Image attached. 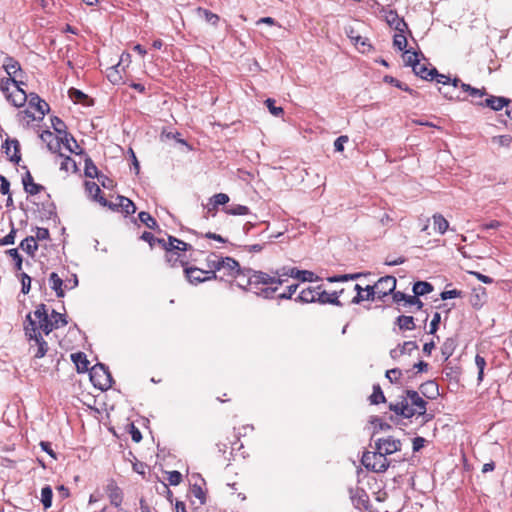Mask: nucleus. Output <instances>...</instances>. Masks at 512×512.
<instances>
[{
    "instance_id": "f257e3e1",
    "label": "nucleus",
    "mask_w": 512,
    "mask_h": 512,
    "mask_svg": "<svg viewBox=\"0 0 512 512\" xmlns=\"http://www.w3.org/2000/svg\"><path fill=\"white\" fill-rule=\"evenodd\" d=\"M291 277L302 282H312L315 280V274L308 270H299L295 267H283L273 275L264 272H256L247 281L248 284H263L268 287L262 288L260 291H255L258 296L264 298H272L273 294L277 291L278 286L287 281Z\"/></svg>"
},
{
    "instance_id": "f03ea898",
    "label": "nucleus",
    "mask_w": 512,
    "mask_h": 512,
    "mask_svg": "<svg viewBox=\"0 0 512 512\" xmlns=\"http://www.w3.org/2000/svg\"><path fill=\"white\" fill-rule=\"evenodd\" d=\"M427 402L415 390H406L401 400L390 403L389 409L396 415L404 418L424 416L426 414Z\"/></svg>"
},
{
    "instance_id": "7ed1b4c3",
    "label": "nucleus",
    "mask_w": 512,
    "mask_h": 512,
    "mask_svg": "<svg viewBox=\"0 0 512 512\" xmlns=\"http://www.w3.org/2000/svg\"><path fill=\"white\" fill-rule=\"evenodd\" d=\"M26 319L28 321V325L25 326V329L34 328L35 333H40V331H42L46 335L53 331V325L45 304L38 305L33 313H29L26 316Z\"/></svg>"
},
{
    "instance_id": "20e7f679",
    "label": "nucleus",
    "mask_w": 512,
    "mask_h": 512,
    "mask_svg": "<svg viewBox=\"0 0 512 512\" xmlns=\"http://www.w3.org/2000/svg\"><path fill=\"white\" fill-rule=\"evenodd\" d=\"M396 283L397 281L394 276L387 275L381 277L374 285H367L365 287V291H367V295H365L366 300L382 299L391 294L396 288Z\"/></svg>"
},
{
    "instance_id": "39448f33",
    "label": "nucleus",
    "mask_w": 512,
    "mask_h": 512,
    "mask_svg": "<svg viewBox=\"0 0 512 512\" xmlns=\"http://www.w3.org/2000/svg\"><path fill=\"white\" fill-rule=\"evenodd\" d=\"M140 239L149 243L150 247L153 248L156 244L161 246L166 252H171L175 249L181 251H189L192 250V246L174 236H168V239L164 238H156L150 232H143L140 236Z\"/></svg>"
},
{
    "instance_id": "423d86ee",
    "label": "nucleus",
    "mask_w": 512,
    "mask_h": 512,
    "mask_svg": "<svg viewBox=\"0 0 512 512\" xmlns=\"http://www.w3.org/2000/svg\"><path fill=\"white\" fill-rule=\"evenodd\" d=\"M362 464L368 469L376 473H383L389 467V461L380 452H365L362 456Z\"/></svg>"
},
{
    "instance_id": "0eeeda50",
    "label": "nucleus",
    "mask_w": 512,
    "mask_h": 512,
    "mask_svg": "<svg viewBox=\"0 0 512 512\" xmlns=\"http://www.w3.org/2000/svg\"><path fill=\"white\" fill-rule=\"evenodd\" d=\"M90 379L93 385L101 390H107L113 383V379L108 368L101 363H98L91 368Z\"/></svg>"
},
{
    "instance_id": "6e6552de",
    "label": "nucleus",
    "mask_w": 512,
    "mask_h": 512,
    "mask_svg": "<svg viewBox=\"0 0 512 512\" xmlns=\"http://www.w3.org/2000/svg\"><path fill=\"white\" fill-rule=\"evenodd\" d=\"M26 335L30 340L34 341V345H31L30 350L33 352L35 358H42L45 356L48 350V344L43 339L41 333H35L34 328H26Z\"/></svg>"
},
{
    "instance_id": "1a4fd4ad",
    "label": "nucleus",
    "mask_w": 512,
    "mask_h": 512,
    "mask_svg": "<svg viewBox=\"0 0 512 512\" xmlns=\"http://www.w3.org/2000/svg\"><path fill=\"white\" fill-rule=\"evenodd\" d=\"M452 90L443 91L439 89V92L449 100H462L461 92L469 93L471 86L469 84L461 82L460 79L454 78L451 83Z\"/></svg>"
},
{
    "instance_id": "9d476101",
    "label": "nucleus",
    "mask_w": 512,
    "mask_h": 512,
    "mask_svg": "<svg viewBox=\"0 0 512 512\" xmlns=\"http://www.w3.org/2000/svg\"><path fill=\"white\" fill-rule=\"evenodd\" d=\"M219 272H223L224 276L233 278L244 275V271L241 269L239 263L232 257H223V259L220 260Z\"/></svg>"
},
{
    "instance_id": "9b49d317",
    "label": "nucleus",
    "mask_w": 512,
    "mask_h": 512,
    "mask_svg": "<svg viewBox=\"0 0 512 512\" xmlns=\"http://www.w3.org/2000/svg\"><path fill=\"white\" fill-rule=\"evenodd\" d=\"M401 448L400 440L394 439L392 437H388L385 439H378L376 442V450L383 454L385 457L387 455L393 454L399 451Z\"/></svg>"
},
{
    "instance_id": "f8f14e48",
    "label": "nucleus",
    "mask_w": 512,
    "mask_h": 512,
    "mask_svg": "<svg viewBox=\"0 0 512 512\" xmlns=\"http://www.w3.org/2000/svg\"><path fill=\"white\" fill-rule=\"evenodd\" d=\"M184 272L186 275L187 280L191 284H200L206 281H211V278H208V275H206V271L203 269H200L198 267H185Z\"/></svg>"
},
{
    "instance_id": "ddd939ff",
    "label": "nucleus",
    "mask_w": 512,
    "mask_h": 512,
    "mask_svg": "<svg viewBox=\"0 0 512 512\" xmlns=\"http://www.w3.org/2000/svg\"><path fill=\"white\" fill-rule=\"evenodd\" d=\"M86 192L91 196L94 201H97L100 205L106 207L113 208L115 205L109 203L102 195L100 187L93 181L85 182Z\"/></svg>"
},
{
    "instance_id": "4468645a",
    "label": "nucleus",
    "mask_w": 512,
    "mask_h": 512,
    "mask_svg": "<svg viewBox=\"0 0 512 512\" xmlns=\"http://www.w3.org/2000/svg\"><path fill=\"white\" fill-rule=\"evenodd\" d=\"M22 84L16 85L5 97L15 107H21L28 99L26 92L21 88Z\"/></svg>"
},
{
    "instance_id": "2eb2a0df",
    "label": "nucleus",
    "mask_w": 512,
    "mask_h": 512,
    "mask_svg": "<svg viewBox=\"0 0 512 512\" xmlns=\"http://www.w3.org/2000/svg\"><path fill=\"white\" fill-rule=\"evenodd\" d=\"M223 257L217 255L216 253H210L206 258V266L207 270L206 275H208V278H211L212 280H216L218 278L216 272L220 271V260H222Z\"/></svg>"
},
{
    "instance_id": "dca6fc26",
    "label": "nucleus",
    "mask_w": 512,
    "mask_h": 512,
    "mask_svg": "<svg viewBox=\"0 0 512 512\" xmlns=\"http://www.w3.org/2000/svg\"><path fill=\"white\" fill-rule=\"evenodd\" d=\"M40 138L43 142L46 143L47 148L52 153L59 152L61 148V142L59 140V135L55 136L51 131L45 130L40 134Z\"/></svg>"
},
{
    "instance_id": "f3484780",
    "label": "nucleus",
    "mask_w": 512,
    "mask_h": 512,
    "mask_svg": "<svg viewBox=\"0 0 512 512\" xmlns=\"http://www.w3.org/2000/svg\"><path fill=\"white\" fill-rule=\"evenodd\" d=\"M341 293H343V290L339 292L328 293L327 291L323 290L321 286H318L317 302L321 304L329 303L336 306H341L342 304L338 299Z\"/></svg>"
},
{
    "instance_id": "a211bd4d",
    "label": "nucleus",
    "mask_w": 512,
    "mask_h": 512,
    "mask_svg": "<svg viewBox=\"0 0 512 512\" xmlns=\"http://www.w3.org/2000/svg\"><path fill=\"white\" fill-rule=\"evenodd\" d=\"M59 140L61 142V146L63 145L70 153L74 154H82L83 150L77 143L76 139L72 134L66 132L59 136Z\"/></svg>"
},
{
    "instance_id": "6ab92c4d",
    "label": "nucleus",
    "mask_w": 512,
    "mask_h": 512,
    "mask_svg": "<svg viewBox=\"0 0 512 512\" xmlns=\"http://www.w3.org/2000/svg\"><path fill=\"white\" fill-rule=\"evenodd\" d=\"M386 21L396 32H405L408 29L404 19L400 18L395 11H389L386 14Z\"/></svg>"
},
{
    "instance_id": "aec40b11",
    "label": "nucleus",
    "mask_w": 512,
    "mask_h": 512,
    "mask_svg": "<svg viewBox=\"0 0 512 512\" xmlns=\"http://www.w3.org/2000/svg\"><path fill=\"white\" fill-rule=\"evenodd\" d=\"M412 69L415 75L419 76L424 80H434V76L437 75L436 68H428L426 64L420 63V61L414 64V67Z\"/></svg>"
},
{
    "instance_id": "412c9836",
    "label": "nucleus",
    "mask_w": 512,
    "mask_h": 512,
    "mask_svg": "<svg viewBox=\"0 0 512 512\" xmlns=\"http://www.w3.org/2000/svg\"><path fill=\"white\" fill-rule=\"evenodd\" d=\"M29 105L39 113L38 119H42L50 109L48 103L37 94H30Z\"/></svg>"
},
{
    "instance_id": "4be33fe9",
    "label": "nucleus",
    "mask_w": 512,
    "mask_h": 512,
    "mask_svg": "<svg viewBox=\"0 0 512 512\" xmlns=\"http://www.w3.org/2000/svg\"><path fill=\"white\" fill-rule=\"evenodd\" d=\"M346 33L360 52L365 53L371 50V45L367 43V38H363L362 36L356 34L354 29L350 28L346 31Z\"/></svg>"
},
{
    "instance_id": "5701e85b",
    "label": "nucleus",
    "mask_w": 512,
    "mask_h": 512,
    "mask_svg": "<svg viewBox=\"0 0 512 512\" xmlns=\"http://www.w3.org/2000/svg\"><path fill=\"white\" fill-rule=\"evenodd\" d=\"M107 493L110 503L115 507H119L123 500V494L115 482L112 481L107 485Z\"/></svg>"
},
{
    "instance_id": "b1692460",
    "label": "nucleus",
    "mask_w": 512,
    "mask_h": 512,
    "mask_svg": "<svg viewBox=\"0 0 512 512\" xmlns=\"http://www.w3.org/2000/svg\"><path fill=\"white\" fill-rule=\"evenodd\" d=\"M509 102H510V100L505 97L489 96L488 98L485 99L484 103H480V104L485 105L494 111H499L503 107L507 106L509 104Z\"/></svg>"
},
{
    "instance_id": "393cba45",
    "label": "nucleus",
    "mask_w": 512,
    "mask_h": 512,
    "mask_svg": "<svg viewBox=\"0 0 512 512\" xmlns=\"http://www.w3.org/2000/svg\"><path fill=\"white\" fill-rule=\"evenodd\" d=\"M49 284L52 290L55 291L58 298H62L65 295L64 292V280L55 272H52L49 276Z\"/></svg>"
},
{
    "instance_id": "a878e982",
    "label": "nucleus",
    "mask_w": 512,
    "mask_h": 512,
    "mask_svg": "<svg viewBox=\"0 0 512 512\" xmlns=\"http://www.w3.org/2000/svg\"><path fill=\"white\" fill-rule=\"evenodd\" d=\"M318 297V286L317 287H308L306 289H303L297 298L296 301H299L301 303H313L317 302Z\"/></svg>"
},
{
    "instance_id": "bb28decb",
    "label": "nucleus",
    "mask_w": 512,
    "mask_h": 512,
    "mask_svg": "<svg viewBox=\"0 0 512 512\" xmlns=\"http://www.w3.org/2000/svg\"><path fill=\"white\" fill-rule=\"evenodd\" d=\"M22 182L24 190L31 195H36L44 189L42 185L34 183L33 177L31 176L30 172H26L25 176L22 179Z\"/></svg>"
},
{
    "instance_id": "cd10ccee",
    "label": "nucleus",
    "mask_w": 512,
    "mask_h": 512,
    "mask_svg": "<svg viewBox=\"0 0 512 512\" xmlns=\"http://www.w3.org/2000/svg\"><path fill=\"white\" fill-rule=\"evenodd\" d=\"M420 391L429 399H435L439 395L438 384L433 380L423 383L420 386Z\"/></svg>"
},
{
    "instance_id": "c85d7f7f",
    "label": "nucleus",
    "mask_w": 512,
    "mask_h": 512,
    "mask_svg": "<svg viewBox=\"0 0 512 512\" xmlns=\"http://www.w3.org/2000/svg\"><path fill=\"white\" fill-rule=\"evenodd\" d=\"M3 67L8 76L18 78V73H21V66L18 61L12 57H6Z\"/></svg>"
},
{
    "instance_id": "c756f323",
    "label": "nucleus",
    "mask_w": 512,
    "mask_h": 512,
    "mask_svg": "<svg viewBox=\"0 0 512 512\" xmlns=\"http://www.w3.org/2000/svg\"><path fill=\"white\" fill-rule=\"evenodd\" d=\"M71 359L75 363L78 372H86L89 370V361L85 353H74L71 355Z\"/></svg>"
},
{
    "instance_id": "7c9ffc66",
    "label": "nucleus",
    "mask_w": 512,
    "mask_h": 512,
    "mask_svg": "<svg viewBox=\"0 0 512 512\" xmlns=\"http://www.w3.org/2000/svg\"><path fill=\"white\" fill-rule=\"evenodd\" d=\"M179 252L182 251L175 249L171 252H166V260L168 263H170L171 266H176V264L179 262L181 266L185 268L187 267L188 260L185 258L184 255L179 254Z\"/></svg>"
},
{
    "instance_id": "2f4dec72",
    "label": "nucleus",
    "mask_w": 512,
    "mask_h": 512,
    "mask_svg": "<svg viewBox=\"0 0 512 512\" xmlns=\"http://www.w3.org/2000/svg\"><path fill=\"white\" fill-rule=\"evenodd\" d=\"M5 153L9 156L10 160L18 163L21 160L19 153V142L17 140L6 141Z\"/></svg>"
},
{
    "instance_id": "473e14b6",
    "label": "nucleus",
    "mask_w": 512,
    "mask_h": 512,
    "mask_svg": "<svg viewBox=\"0 0 512 512\" xmlns=\"http://www.w3.org/2000/svg\"><path fill=\"white\" fill-rule=\"evenodd\" d=\"M20 248L30 256L34 257L35 252L38 250L36 238L33 236L26 237L21 241Z\"/></svg>"
},
{
    "instance_id": "72a5a7b5",
    "label": "nucleus",
    "mask_w": 512,
    "mask_h": 512,
    "mask_svg": "<svg viewBox=\"0 0 512 512\" xmlns=\"http://www.w3.org/2000/svg\"><path fill=\"white\" fill-rule=\"evenodd\" d=\"M18 84L24 83L22 81H18L15 77H4L0 79V90L6 96Z\"/></svg>"
},
{
    "instance_id": "f704fd0d",
    "label": "nucleus",
    "mask_w": 512,
    "mask_h": 512,
    "mask_svg": "<svg viewBox=\"0 0 512 512\" xmlns=\"http://www.w3.org/2000/svg\"><path fill=\"white\" fill-rule=\"evenodd\" d=\"M58 156L62 158L60 163V170L65 171L66 173H75L78 171V166L75 160H73L70 156H64L62 153H59Z\"/></svg>"
},
{
    "instance_id": "c9c22d12",
    "label": "nucleus",
    "mask_w": 512,
    "mask_h": 512,
    "mask_svg": "<svg viewBox=\"0 0 512 512\" xmlns=\"http://www.w3.org/2000/svg\"><path fill=\"white\" fill-rule=\"evenodd\" d=\"M117 200V206H119L122 212L125 213L126 215H131L136 212V206L129 198L124 196H118Z\"/></svg>"
},
{
    "instance_id": "e433bc0d",
    "label": "nucleus",
    "mask_w": 512,
    "mask_h": 512,
    "mask_svg": "<svg viewBox=\"0 0 512 512\" xmlns=\"http://www.w3.org/2000/svg\"><path fill=\"white\" fill-rule=\"evenodd\" d=\"M396 324L400 330L411 331L414 330L416 325L412 316L401 315L396 318Z\"/></svg>"
},
{
    "instance_id": "4c0bfd02",
    "label": "nucleus",
    "mask_w": 512,
    "mask_h": 512,
    "mask_svg": "<svg viewBox=\"0 0 512 512\" xmlns=\"http://www.w3.org/2000/svg\"><path fill=\"white\" fill-rule=\"evenodd\" d=\"M196 13L200 18L204 19L206 22L213 26H216L220 19L217 14L201 7L197 8Z\"/></svg>"
},
{
    "instance_id": "58836bf2",
    "label": "nucleus",
    "mask_w": 512,
    "mask_h": 512,
    "mask_svg": "<svg viewBox=\"0 0 512 512\" xmlns=\"http://www.w3.org/2000/svg\"><path fill=\"white\" fill-rule=\"evenodd\" d=\"M413 293L416 296H423L433 291V286L426 281H417L413 285Z\"/></svg>"
},
{
    "instance_id": "ea45409f",
    "label": "nucleus",
    "mask_w": 512,
    "mask_h": 512,
    "mask_svg": "<svg viewBox=\"0 0 512 512\" xmlns=\"http://www.w3.org/2000/svg\"><path fill=\"white\" fill-rule=\"evenodd\" d=\"M433 224L435 230L441 235H443L449 228L448 221L441 214L433 215Z\"/></svg>"
},
{
    "instance_id": "a19ab883",
    "label": "nucleus",
    "mask_w": 512,
    "mask_h": 512,
    "mask_svg": "<svg viewBox=\"0 0 512 512\" xmlns=\"http://www.w3.org/2000/svg\"><path fill=\"white\" fill-rule=\"evenodd\" d=\"M244 271V275L237 277L239 280L237 281V286L246 290L247 287H255L257 288L259 284H248L247 281L250 277L253 276L257 271H252L250 269H242Z\"/></svg>"
},
{
    "instance_id": "79ce46f5",
    "label": "nucleus",
    "mask_w": 512,
    "mask_h": 512,
    "mask_svg": "<svg viewBox=\"0 0 512 512\" xmlns=\"http://www.w3.org/2000/svg\"><path fill=\"white\" fill-rule=\"evenodd\" d=\"M84 174L88 178H98L99 177V171L97 166L94 164L92 159L90 157L85 158V168H84Z\"/></svg>"
},
{
    "instance_id": "37998d69",
    "label": "nucleus",
    "mask_w": 512,
    "mask_h": 512,
    "mask_svg": "<svg viewBox=\"0 0 512 512\" xmlns=\"http://www.w3.org/2000/svg\"><path fill=\"white\" fill-rule=\"evenodd\" d=\"M226 214L229 215H246L249 213V208L241 204H232L224 208Z\"/></svg>"
},
{
    "instance_id": "c03bdc74",
    "label": "nucleus",
    "mask_w": 512,
    "mask_h": 512,
    "mask_svg": "<svg viewBox=\"0 0 512 512\" xmlns=\"http://www.w3.org/2000/svg\"><path fill=\"white\" fill-rule=\"evenodd\" d=\"M53 492L49 485L44 486L41 489V502L45 509H48L52 505Z\"/></svg>"
},
{
    "instance_id": "a18cd8bd",
    "label": "nucleus",
    "mask_w": 512,
    "mask_h": 512,
    "mask_svg": "<svg viewBox=\"0 0 512 512\" xmlns=\"http://www.w3.org/2000/svg\"><path fill=\"white\" fill-rule=\"evenodd\" d=\"M139 220L145 224L149 229H156L158 228L157 221L148 213L145 211H142L138 214Z\"/></svg>"
},
{
    "instance_id": "49530a36",
    "label": "nucleus",
    "mask_w": 512,
    "mask_h": 512,
    "mask_svg": "<svg viewBox=\"0 0 512 512\" xmlns=\"http://www.w3.org/2000/svg\"><path fill=\"white\" fill-rule=\"evenodd\" d=\"M393 46L400 51H404L407 47V38L405 32H396L393 37Z\"/></svg>"
},
{
    "instance_id": "de8ad7c7",
    "label": "nucleus",
    "mask_w": 512,
    "mask_h": 512,
    "mask_svg": "<svg viewBox=\"0 0 512 512\" xmlns=\"http://www.w3.org/2000/svg\"><path fill=\"white\" fill-rule=\"evenodd\" d=\"M370 402L371 404H379L386 402L384 393L378 384L373 386V393L370 396Z\"/></svg>"
},
{
    "instance_id": "09e8293b",
    "label": "nucleus",
    "mask_w": 512,
    "mask_h": 512,
    "mask_svg": "<svg viewBox=\"0 0 512 512\" xmlns=\"http://www.w3.org/2000/svg\"><path fill=\"white\" fill-rule=\"evenodd\" d=\"M50 320L53 325V330L63 327L67 324V320L65 319L64 315L56 312L55 310H52Z\"/></svg>"
},
{
    "instance_id": "8fccbe9b",
    "label": "nucleus",
    "mask_w": 512,
    "mask_h": 512,
    "mask_svg": "<svg viewBox=\"0 0 512 512\" xmlns=\"http://www.w3.org/2000/svg\"><path fill=\"white\" fill-rule=\"evenodd\" d=\"M6 253L13 259V262H15V270L17 272L22 270V257L18 252V249L12 248L6 251Z\"/></svg>"
},
{
    "instance_id": "3c124183",
    "label": "nucleus",
    "mask_w": 512,
    "mask_h": 512,
    "mask_svg": "<svg viewBox=\"0 0 512 512\" xmlns=\"http://www.w3.org/2000/svg\"><path fill=\"white\" fill-rule=\"evenodd\" d=\"M51 124L54 131L60 136L67 132L66 124L57 116L51 118Z\"/></svg>"
},
{
    "instance_id": "603ef678",
    "label": "nucleus",
    "mask_w": 512,
    "mask_h": 512,
    "mask_svg": "<svg viewBox=\"0 0 512 512\" xmlns=\"http://www.w3.org/2000/svg\"><path fill=\"white\" fill-rule=\"evenodd\" d=\"M229 202V196L225 193L215 194L210 198V204L213 208H217L219 205H225Z\"/></svg>"
},
{
    "instance_id": "864d4df0",
    "label": "nucleus",
    "mask_w": 512,
    "mask_h": 512,
    "mask_svg": "<svg viewBox=\"0 0 512 512\" xmlns=\"http://www.w3.org/2000/svg\"><path fill=\"white\" fill-rule=\"evenodd\" d=\"M362 275H363L362 273L344 274V275L329 277V278H327V280L329 282H331V283H334V282H344V281H348V280L358 279Z\"/></svg>"
},
{
    "instance_id": "5fc2aeb1",
    "label": "nucleus",
    "mask_w": 512,
    "mask_h": 512,
    "mask_svg": "<svg viewBox=\"0 0 512 512\" xmlns=\"http://www.w3.org/2000/svg\"><path fill=\"white\" fill-rule=\"evenodd\" d=\"M404 62L406 65L414 67V64L419 62L417 52L411 50H404Z\"/></svg>"
},
{
    "instance_id": "6e6d98bb",
    "label": "nucleus",
    "mask_w": 512,
    "mask_h": 512,
    "mask_svg": "<svg viewBox=\"0 0 512 512\" xmlns=\"http://www.w3.org/2000/svg\"><path fill=\"white\" fill-rule=\"evenodd\" d=\"M434 79L437 81V83L443 84L444 88H441L443 91L452 90L451 83L452 80L449 76H446L444 74H440L437 71V75L434 76Z\"/></svg>"
},
{
    "instance_id": "4d7b16f0",
    "label": "nucleus",
    "mask_w": 512,
    "mask_h": 512,
    "mask_svg": "<svg viewBox=\"0 0 512 512\" xmlns=\"http://www.w3.org/2000/svg\"><path fill=\"white\" fill-rule=\"evenodd\" d=\"M20 279H21V284H22V287H21L22 293H24V294L29 293L30 288H31V277L28 274L21 272Z\"/></svg>"
},
{
    "instance_id": "13d9d810",
    "label": "nucleus",
    "mask_w": 512,
    "mask_h": 512,
    "mask_svg": "<svg viewBox=\"0 0 512 512\" xmlns=\"http://www.w3.org/2000/svg\"><path fill=\"white\" fill-rule=\"evenodd\" d=\"M265 104L269 110V112L274 115V116H280L281 114H283V109L281 107H277L275 106V100L273 99H270L268 98L266 101H265Z\"/></svg>"
},
{
    "instance_id": "bf43d9fd",
    "label": "nucleus",
    "mask_w": 512,
    "mask_h": 512,
    "mask_svg": "<svg viewBox=\"0 0 512 512\" xmlns=\"http://www.w3.org/2000/svg\"><path fill=\"white\" fill-rule=\"evenodd\" d=\"M17 230L12 226L11 231L2 239H0V246L12 245L15 243Z\"/></svg>"
},
{
    "instance_id": "052dcab7",
    "label": "nucleus",
    "mask_w": 512,
    "mask_h": 512,
    "mask_svg": "<svg viewBox=\"0 0 512 512\" xmlns=\"http://www.w3.org/2000/svg\"><path fill=\"white\" fill-rule=\"evenodd\" d=\"M401 375H402V371L400 369L393 368V369L387 370L385 376L391 383H397L399 381Z\"/></svg>"
},
{
    "instance_id": "680f3d73",
    "label": "nucleus",
    "mask_w": 512,
    "mask_h": 512,
    "mask_svg": "<svg viewBox=\"0 0 512 512\" xmlns=\"http://www.w3.org/2000/svg\"><path fill=\"white\" fill-rule=\"evenodd\" d=\"M167 480L170 485L176 486L182 481V474L176 470L170 471L168 472Z\"/></svg>"
},
{
    "instance_id": "e2e57ef3",
    "label": "nucleus",
    "mask_w": 512,
    "mask_h": 512,
    "mask_svg": "<svg viewBox=\"0 0 512 512\" xmlns=\"http://www.w3.org/2000/svg\"><path fill=\"white\" fill-rule=\"evenodd\" d=\"M401 351L404 354H411L412 351L418 349V345L415 341H405L402 345H399Z\"/></svg>"
},
{
    "instance_id": "0e129e2a",
    "label": "nucleus",
    "mask_w": 512,
    "mask_h": 512,
    "mask_svg": "<svg viewBox=\"0 0 512 512\" xmlns=\"http://www.w3.org/2000/svg\"><path fill=\"white\" fill-rule=\"evenodd\" d=\"M462 291L457 289L445 290L440 294L442 300H448L452 298L462 297Z\"/></svg>"
},
{
    "instance_id": "69168bd1",
    "label": "nucleus",
    "mask_w": 512,
    "mask_h": 512,
    "mask_svg": "<svg viewBox=\"0 0 512 512\" xmlns=\"http://www.w3.org/2000/svg\"><path fill=\"white\" fill-rule=\"evenodd\" d=\"M405 305L416 306L417 310H421L423 307V302L419 299V296L408 295Z\"/></svg>"
},
{
    "instance_id": "338daca9",
    "label": "nucleus",
    "mask_w": 512,
    "mask_h": 512,
    "mask_svg": "<svg viewBox=\"0 0 512 512\" xmlns=\"http://www.w3.org/2000/svg\"><path fill=\"white\" fill-rule=\"evenodd\" d=\"M354 290L357 292L356 296L352 299L353 304H359L362 301H367L365 298V295H363V292L365 291V288H362L359 284H356L354 286Z\"/></svg>"
},
{
    "instance_id": "774afa93",
    "label": "nucleus",
    "mask_w": 512,
    "mask_h": 512,
    "mask_svg": "<svg viewBox=\"0 0 512 512\" xmlns=\"http://www.w3.org/2000/svg\"><path fill=\"white\" fill-rule=\"evenodd\" d=\"M118 67H119V64H117L115 67H112L107 74L109 81L114 84L119 83L121 80V76L119 75L118 70H117Z\"/></svg>"
}]
</instances>
